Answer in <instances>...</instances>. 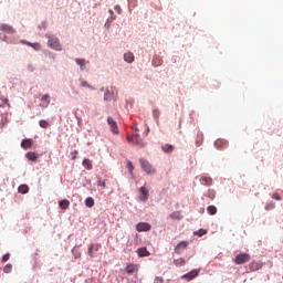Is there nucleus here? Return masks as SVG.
<instances>
[{"instance_id": "1", "label": "nucleus", "mask_w": 283, "mask_h": 283, "mask_svg": "<svg viewBox=\"0 0 283 283\" xmlns=\"http://www.w3.org/2000/svg\"><path fill=\"white\" fill-rule=\"evenodd\" d=\"M45 36L46 39H49L48 41L49 48H52V50H56V52H61V50H63V46L61 45L59 38L50 34H46Z\"/></svg>"}, {"instance_id": "2", "label": "nucleus", "mask_w": 283, "mask_h": 283, "mask_svg": "<svg viewBox=\"0 0 283 283\" xmlns=\"http://www.w3.org/2000/svg\"><path fill=\"white\" fill-rule=\"evenodd\" d=\"M139 163L143 171L148 174V176H154V174H156L154 166H151V164H149L146 159H139Z\"/></svg>"}, {"instance_id": "3", "label": "nucleus", "mask_w": 283, "mask_h": 283, "mask_svg": "<svg viewBox=\"0 0 283 283\" xmlns=\"http://www.w3.org/2000/svg\"><path fill=\"white\" fill-rule=\"evenodd\" d=\"M251 260V254L249 253H241L238 254L234 259L235 264H247Z\"/></svg>"}, {"instance_id": "4", "label": "nucleus", "mask_w": 283, "mask_h": 283, "mask_svg": "<svg viewBox=\"0 0 283 283\" xmlns=\"http://www.w3.org/2000/svg\"><path fill=\"white\" fill-rule=\"evenodd\" d=\"M189 247V242L188 241H181L179 242L176 248H175V253H177V255L182 254V252L185 251V249H187Z\"/></svg>"}, {"instance_id": "5", "label": "nucleus", "mask_w": 283, "mask_h": 283, "mask_svg": "<svg viewBox=\"0 0 283 283\" xmlns=\"http://www.w3.org/2000/svg\"><path fill=\"white\" fill-rule=\"evenodd\" d=\"M128 140L130 143H133V145H137L138 147H145V142H143V139H140V135H133L132 137L128 138Z\"/></svg>"}, {"instance_id": "6", "label": "nucleus", "mask_w": 283, "mask_h": 283, "mask_svg": "<svg viewBox=\"0 0 283 283\" xmlns=\"http://www.w3.org/2000/svg\"><path fill=\"white\" fill-rule=\"evenodd\" d=\"M136 231H138L139 233L143 231H151V224H149L148 222H139L136 224Z\"/></svg>"}, {"instance_id": "7", "label": "nucleus", "mask_w": 283, "mask_h": 283, "mask_svg": "<svg viewBox=\"0 0 283 283\" xmlns=\"http://www.w3.org/2000/svg\"><path fill=\"white\" fill-rule=\"evenodd\" d=\"M101 243H92L88 245V255L90 258H95L94 252L99 251Z\"/></svg>"}, {"instance_id": "8", "label": "nucleus", "mask_w": 283, "mask_h": 283, "mask_svg": "<svg viewBox=\"0 0 283 283\" xmlns=\"http://www.w3.org/2000/svg\"><path fill=\"white\" fill-rule=\"evenodd\" d=\"M140 191V196H139V200L142 202H147V199L149 198V190H147V188L144 186L139 189Z\"/></svg>"}, {"instance_id": "9", "label": "nucleus", "mask_w": 283, "mask_h": 283, "mask_svg": "<svg viewBox=\"0 0 283 283\" xmlns=\"http://www.w3.org/2000/svg\"><path fill=\"white\" fill-rule=\"evenodd\" d=\"M107 124L111 127V132H113L114 134H118V124H116V120H114V118L108 117Z\"/></svg>"}, {"instance_id": "10", "label": "nucleus", "mask_w": 283, "mask_h": 283, "mask_svg": "<svg viewBox=\"0 0 283 283\" xmlns=\"http://www.w3.org/2000/svg\"><path fill=\"white\" fill-rule=\"evenodd\" d=\"M195 277H198V270H192L182 276L184 280L191 282Z\"/></svg>"}, {"instance_id": "11", "label": "nucleus", "mask_w": 283, "mask_h": 283, "mask_svg": "<svg viewBox=\"0 0 283 283\" xmlns=\"http://www.w3.org/2000/svg\"><path fill=\"white\" fill-rule=\"evenodd\" d=\"M0 30L7 32V34H14V28L10 24H0Z\"/></svg>"}, {"instance_id": "12", "label": "nucleus", "mask_w": 283, "mask_h": 283, "mask_svg": "<svg viewBox=\"0 0 283 283\" xmlns=\"http://www.w3.org/2000/svg\"><path fill=\"white\" fill-rule=\"evenodd\" d=\"M228 145H229V143L227 140H224V139H217L214 142V147L217 149H224Z\"/></svg>"}, {"instance_id": "13", "label": "nucleus", "mask_w": 283, "mask_h": 283, "mask_svg": "<svg viewBox=\"0 0 283 283\" xmlns=\"http://www.w3.org/2000/svg\"><path fill=\"white\" fill-rule=\"evenodd\" d=\"M174 149H176V147L170 144H165L161 146V150L164 151V154H172Z\"/></svg>"}, {"instance_id": "14", "label": "nucleus", "mask_w": 283, "mask_h": 283, "mask_svg": "<svg viewBox=\"0 0 283 283\" xmlns=\"http://www.w3.org/2000/svg\"><path fill=\"white\" fill-rule=\"evenodd\" d=\"M250 271H260L262 269V263L253 261L249 264Z\"/></svg>"}, {"instance_id": "15", "label": "nucleus", "mask_w": 283, "mask_h": 283, "mask_svg": "<svg viewBox=\"0 0 283 283\" xmlns=\"http://www.w3.org/2000/svg\"><path fill=\"white\" fill-rule=\"evenodd\" d=\"M32 145H33L32 139H23L21 142V148L22 149H30L32 147Z\"/></svg>"}, {"instance_id": "16", "label": "nucleus", "mask_w": 283, "mask_h": 283, "mask_svg": "<svg viewBox=\"0 0 283 283\" xmlns=\"http://www.w3.org/2000/svg\"><path fill=\"white\" fill-rule=\"evenodd\" d=\"M137 255H139V258H148L149 251H147V248H139L137 250Z\"/></svg>"}, {"instance_id": "17", "label": "nucleus", "mask_w": 283, "mask_h": 283, "mask_svg": "<svg viewBox=\"0 0 283 283\" xmlns=\"http://www.w3.org/2000/svg\"><path fill=\"white\" fill-rule=\"evenodd\" d=\"M25 156L28 160H31L32 163H36V160L39 159V156L36 155V153H33V151L27 153Z\"/></svg>"}, {"instance_id": "18", "label": "nucleus", "mask_w": 283, "mask_h": 283, "mask_svg": "<svg viewBox=\"0 0 283 283\" xmlns=\"http://www.w3.org/2000/svg\"><path fill=\"white\" fill-rule=\"evenodd\" d=\"M124 61L126 63H134V53L127 52L124 54Z\"/></svg>"}, {"instance_id": "19", "label": "nucleus", "mask_w": 283, "mask_h": 283, "mask_svg": "<svg viewBox=\"0 0 283 283\" xmlns=\"http://www.w3.org/2000/svg\"><path fill=\"white\" fill-rule=\"evenodd\" d=\"M205 140V135H202V133H197V137H196V145L197 147H200V145H202Z\"/></svg>"}, {"instance_id": "20", "label": "nucleus", "mask_w": 283, "mask_h": 283, "mask_svg": "<svg viewBox=\"0 0 283 283\" xmlns=\"http://www.w3.org/2000/svg\"><path fill=\"white\" fill-rule=\"evenodd\" d=\"M136 271H138V268L135 264H129L126 266V273H128V275L136 273Z\"/></svg>"}, {"instance_id": "21", "label": "nucleus", "mask_w": 283, "mask_h": 283, "mask_svg": "<svg viewBox=\"0 0 283 283\" xmlns=\"http://www.w3.org/2000/svg\"><path fill=\"white\" fill-rule=\"evenodd\" d=\"M82 165H83L84 169H87L88 171H92V169H93L92 160L84 159Z\"/></svg>"}, {"instance_id": "22", "label": "nucleus", "mask_w": 283, "mask_h": 283, "mask_svg": "<svg viewBox=\"0 0 283 283\" xmlns=\"http://www.w3.org/2000/svg\"><path fill=\"white\" fill-rule=\"evenodd\" d=\"M23 43L25 45H29V48H33V50H36V52H39V50H41L40 43H32V42H25V41H23Z\"/></svg>"}, {"instance_id": "23", "label": "nucleus", "mask_w": 283, "mask_h": 283, "mask_svg": "<svg viewBox=\"0 0 283 283\" xmlns=\"http://www.w3.org/2000/svg\"><path fill=\"white\" fill-rule=\"evenodd\" d=\"M30 191V187L28 185H20L18 188V193H28Z\"/></svg>"}, {"instance_id": "24", "label": "nucleus", "mask_w": 283, "mask_h": 283, "mask_svg": "<svg viewBox=\"0 0 283 283\" xmlns=\"http://www.w3.org/2000/svg\"><path fill=\"white\" fill-rule=\"evenodd\" d=\"M170 218L171 220H182V214L180 211H175L170 213Z\"/></svg>"}, {"instance_id": "25", "label": "nucleus", "mask_w": 283, "mask_h": 283, "mask_svg": "<svg viewBox=\"0 0 283 283\" xmlns=\"http://www.w3.org/2000/svg\"><path fill=\"white\" fill-rule=\"evenodd\" d=\"M174 264L175 266H185V264H187V261H185V259L179 258L177 260H174Z\"/></svg>"}, {"instance_id": "26", "label": "nucleus", "mask_w": 283, "mask_h": 283, "mask_svg": "<svg viewBox=\"0 0 283 283\" xmlns=\"http://www.w3.org/2000/svg\"><path fill=\"white\" fill-rule=\"evenodd\" d=\"M201 185L209 186L212 182L211 177H201L200 179Z\"/></svg>"}, {"instance_id": "27", "label": "nucleus", "mask_w": 283, "mask_h": 283, "mask_svg": "<svg viewBox=\"0 0 283 283\" xmlns=\"http://www.w3.org/2000/svg\"><path fill=\"white\" fill-rule=\"evenodd\" d=\"M207 211L210 216H216V213H218V208H216V206H208Z\"/></svg>"}, {"instance_id": "28", "label": "nucleus", "mask_w": 283, "mask_h": 283, "mask_svg": "<svg viewBox=\"0 0 283 283\" xmlns=\"http://www.w3.org/2000/svg\"><path fill=\"white\" fill-rule=\"evenodd\" d=\"M59 206H60V208H62V209H67V207H70V200L63 199V200H61V201L59 202Z\"/></svg>"}, {"instance_id": "29", "label": "nucleus", "mask_w": 283, "mask_h": 283, "mask_svg": "<svg viewBox=\"0 0 283 283\" xmlns=\"http://www.w3.org/2000/svg\"><path fill=\"white\" fill-rule=\"evenodd\" d=\"M85 206L92 209V207H94V198L92 197L86 198Z\"/></svg>"}, {"instance_id": "30", "label": "nucleus", "mask_w": 283, "mask_h": 283, "mask_svg": "<svg viewBox=\"0 0 283 283\" xmlns=\"http://www.w3.org/2000/svg\"><path fill=\"white\" fill-rule=\"evenodd\" d=\"M75 63H77L80 65L81 70H85V64H86L85 60L75 59Z\"/></svg>"}, {"instance_id": "31", "label": "nucleus", "mask_w": 283, "mask_h": 283, "mask_svg": "<svg viewBox=\"0 0 283 283\" xmlns=\"http://www.w3.org/2000/svg\"><path fill=\"white\" fill-rule=\"evenodd\" d=\"M39 125H40V127H42V129H48V127H50V123H48V120H45V119H41L39 122Z\"/></svg>"}, {"instance_id": "32", "label": "nucleus", "mask_w": 283, "mask_h": 283, "mask_svg": "<svg viewBox=\"0 0 283 283\" xmlns=\"http://www.w3.org/2000/svg\"><path fill=\"white\" fill-rule=\"evenodd\" d=\"M206 196H207V198H210V200H213V199L216 198V190L209 189V190L206 192Z\"/></svg>"}, {"instance_id": "33", "label": "nucleus", "mask_w": 283, "mask_h": 283, "mask_svg": "<svg viewBox=\"0 0 283 283\" xmlns=\"http://www.w3.org/2000/svg\"><path fill=\"white\" fill-rule=\"evenodd\" d=\"M127 169H128L130 176H134V164H132V161L127 163Z\"/></svg>"}, {"instance_id": "34", "label": "nucleus", "mask_w": 283, "mask_h": 283, "mask_svg": "<svg viewBox=\"0 0 283 283\" xmlns=\"http://www.w3.org/2000/svg\"><path fill=\"white\" fill-rule=\"evenodd\" d=\"M81 86L82 87H87L88 90H94V86L90 85V83H87L86 81H82Z\"/></svg>"}, {"instance_id": "35", "label": "nucleus", "mask_w": 283, "mask_h": 283, "mask_svg": "<svg viewBox=\"0 0 283 283\" xmlns=\"http://www.w3.org/2000/svg\"><path fill=\"white\" fill-rule=\"evenodd\" d=\"M153 116L158 120V118H160V111L158 108H155L153 111Z\"/></svg>"}, {"instance_id": "36", "label": "nucleus", "mask_w": 283, "mask_h": 283, "mask_svg": "<svg viewBox=\"0 0 283 283\" xmlns=\"http://www.w3.org/2000/svg\"><path fill=\"white\" fill-rule=\"evenodd\" d=\"M3 272H4V273H11V272H12V264H7V265L3 268Z\"/></svg>"}, {"instance_id": "37", "label": "nucleus", "mask_w": 283, "mask_h": 283, "mask_svg": "<svg viewBox=\"0 0 283 283\" xmlns=\"http://www.w3.org/2000/svg\"><path fill=\"white\" fill-rule=\"evenodd\" d=\"M205 234H207V230H205V229H201V230L195 232V235H198L199 238H201V235H205Z\"/></svg>"}, {"instance_id": "38", "label": "nucleus", "mask_w": 283, "mask_h": 283, "mask_svg": "<svg viewBox=\"0 0 283 283\" xmlns=\"http://www.w3.org/2000/svg\"><path fill=\"white\" fill-rule=\"evenodd\" d=\"M104 101H112V95L109 94V92H106L104 94Z\"/></svg>"}, {"instance_id": "39", "label": "nucleus", "mask_w": 283, "mask_h": 283, "mask_svg": "<svg viewBox=\"0 0 283 283\" xmlns=\"http://www.w3.org/2000/svg\"><path fill=\"white\" fill-rule=\"evenodd\" d=\"M272 198H273L274 200H282V198H281V196H280L279 192H274V193L272 195Z\"/></svg>"}, {"instance_id": "40", "label": "nucleus", "mask_w": 283, "mask_h": 283, "mask_svg": "<svg viewBox=\"0 0 283 283\" xmlns=\"http://www.w3.org/2000/svg\"><path fill=\"white\" fill-rule=\"evenodd\" d=\"M271 209H275V205H271V203H268L266 206H265V210L266 211H271Z\"/></svg>"}, {"instance_id": "41", "label": "nucleus", "mask_w": 283, "mask_h": 283, "mask_svg": "<svg viewBox=\"0 0 283 283\" xmlns=\"http://www.w3.org/2000/svg\"><path fill=\"white\" fill-rule=\"evenodd\" d=\"M98 187H102V189H105L107 186L105 185V181L98 180Z\"/></svg>"}, {"instance_id": "42", "label": "nucleus", "mask_w": 283, "mask_h": 283, "mask_svg": "<svg viewBox=\"0 0 283 283\" xmlns=\"http://www.w3.org/2000/svg\"><path fill=\"white\" fill-rule=\"evenodd\" d=\"M10 260V253H7L2 256V262H8Z\"/></svg>"}, {"instance_id": "43", "label": "nucleus", "mask_w": 283, "mask_h": 283, "mask_svg": "<svg viewBox=\"0 0 283 283\" xmlns=\"http://www.w3.org/2000/svg\"><path fill=\"white\" fill-rule=\"evenodd\" d=\"M115 11L117 14H120V12H123V9H120V6H115Z\"/></svg>"}, {"instance_id": "44", "label": "nucleus", "mask_w": 283, "mask_h": 283, "mask_svg": "<svg viewBox=\"0 0 283 283\" xmlns=\"http://www.w3.org/2000/svg\"><path fill=\"white\" fill-rule=\"evenodd\" d=\"M155 283H165V280H163V277L157 276L155 279Z\"/></svg>"}, {"instance_id": "45", "label": "nucleus", "mask_w": 283, "mask_h": 283, "mask_svg": "<svg viewBox=\"0 0 283 283\" xmlns=\"http://www.w3.org/2000/svg\"><path fill=\"white\" fill-rule=\"evenodd\" d=\"M48 98H50V95L49 94H44L41 98V101H48Z\"/></svg>"}, {"instance_id": "46", "label": "nucleus", "mask_w": 283, "mask_h": 283, "mask_svg": "<svg viewBox=\"0 0 283 283\" xmlns=\"http://www.w3.org/2000/svg\"><path fill=\"white\" fill-rule=\"evenodd\" d=\"M72 154H73V160H76V155H78V150H74Z\"/></svg>"}, {"instance_id": "47", "label": "nucleus", "mask_w": 283, "mask_h": 283, "mask_svg": "<svg viewBox=\"0 0 283 283\" xmlns=\"http://www.w3.org/2000/svg\"><path fill=\"white\" fill-rule=\"evenodd\" d=\"M46 105H50V101L46 102Z\"/></svg>"}, {"instance_id": "48", "label": "nucleus", "mask_w": 283, "mask_h": 283, "mask_svg": "<svg viewBox=\"0 0 283 283\" xmlns=\"http://www.w3.org/2000/svg\"><path fill=\"white\" fill-rule=\"evenodd\" d=\"M147 134H149V128H147Z\"/></svg>"}]
</instances>
